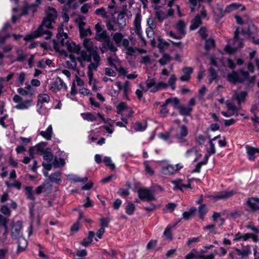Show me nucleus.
Listing matches in <instances>:
<instances>
[{
  "mask_svg": "<svg viewBox=\"0 0 259 259\" xmlns=\"http://www.w3.org/2000/svg\"><path fill=\"white\" fill-rule=\"evenodd\" d=\"M95 27L96 28V39L98 40H105L106 38H108L107 36L106 31L102 30V28L99 24L96 25Z\"/></svg>",
  "mask_w": 259,
  "mask_h": 259,
  "instance_id": "nucleus-19",
  "label": "nucleus"
},
{
  "mask_svg": "<svg viewBox=\"0 0 259 259\" xmlns=\"http://www.w3.org/2000/svg\"><path fill=\"white\" fill-rule=\"evenodd\" d=\"M17 57V61L19 62L24 61L27 57V55L24 54L22 50H18L16 52Z\"/></svg>",
  "mask_w": 259,
  "mask_h": 259,
  "instance_id": "nucleus-45",
  "label": "nucleus"
},
{
  "mask_svg": "<svg viewBox=\"0 0 259 259\" xmlns=\"http://www.w3.org/2000/svg\"><path fill=\"white\" fill-rule=\"evenodd\" d=\"M188 134V130L185 125L180 126V132L176 135L177 141L180 143H185L187 142V140L185 137Z\"/></svg>",
  "mask_w": 259,
  "mask_h": 259,
  "instance_id": "nucleus-12",
  "label": "nucleus"
},
{
  "mask_svg": "<svg viewBox=\"0 0 259 259\" xmlns=\"http://www.w3.org/2000/svg\"><path fill=\"white\" fill-rule=\"evenodd\" d=\"M49 179L51 182L56 184L59 183L61 181V174L59 172H56L49 176Z\"/></svg>",
  "mask_w": 259,
  "mask_h": 259,
  "instance_id": "nucleus-32",
  "label": "nucleus"
},
{
  "mask_svg": "<svg viewBox=\"0 0 259 259\" xmlns=\"http://www.w3.org/2000/svg\"><path fill=\"white\" fill-rule=\"evenodd\" d=\"M138 193L139 198L142 200L150 202L155 200V197L153 194L147 188H142L139 189Z\"/></svg>",
  "mask_w": 259,
  "mask_h": 259,
  "instance_id": "nucleus-8",
  "label": "nucleus"
},
{
  "mask_svg": "<svg viewBox=\"0 0 259 259\" xmlns=\"http://www.w3.org/2000/svg\"><path fill=\"white\" fill-rule=\"evenodd\" d=\"M184 75H182L180 79L183 81H188L190 79V74L193 72V69L190 67H185L182 69Z\"/></svg>",
  "mask_w": 259,
  "mask_h": 259,
  "instance_id": "nucleus-18",
  "label": "nucleus"
},
{
  "mask_svg": "<svg viewBox=\"0 0 259 259\" xmlns=\"http://www.w3.org/2000/svg\"><path fill=\"white\" fill-rule=\"evenodd\" d=\"M93 55V60H94V62H91V63L88 66V75L91 80L93 76V70H97L98 67L100 65V62L101 60V58L98 54H92Z\"/></svg>",
  "mask_w": 259,
  "mask_h": 259,
  "instance_id": "nucleus-9",
  "label": "nucleus"
},
{
  "mask_svg": "<svg viewBox=\"0 0 259 259\" xmlns=\"http://www.w3.org/2000/svg\"><path fill=\"white\" fill-rule=\"evenodd\" d=\"M63 24H61L58 27V33L56 39L53 40V45L56 51L59 52L61 55L67 56L66 51L62 49L66 47L69 52L72 53L69 55V60L66 62L69 68L75 69L77 66L76 60L81 63V55L79 53L80 47L79 45H76L75 42L68 40V35L63 31Z\"/></svg>",
  "mask_w": 259,
  "mask_h": 259,
  "instance_id": "nucleus-1",
  "label": "nucleus"
},
{
  "mask_svg": "<svg viewBox=\"0 0 259 259\" xmlns=\"http://www.w3.org/2000/svg\"><path fill=\"white\" fill-rule=\"evenodd\" d=\"M47 146L46 142H41L37 145H36L35 147H31L29 149V155L32 157V158H34L33 153L35 151H36L37 153L42 154L45 151V147Z\"/></svg>",
  "mask_w": 259,
  "mask_h": 259,
  "instance_id": "nucleus-14",
  "label": "nucleus"
},
{
  "mask_svg": "<svg viewBox=\"0 0 259 259\" xmlns=\"http://www.w3.org/2000/svg\"><path fill=\"white\" fill-rule=\"evenodd\" d=\"M116 85L119 91L123 90L124 92V96L125 97H127L128 92L130 90V82L129 81L126 80L124 85H122L121 81H117Z\"/></svg>",
  "mask_w": 259,
  "mask_h": 259,
  "instance_id": "nucleus-22",
  "label": "nucleus"
},
{
  "mask_svg": "<svg viewBox=\"0 0 259 259\" xmlns=\"http://www.w3.org/2000/svg\"><path fill=\"white\" fill-rule=\"evenodd\" d=\"M27 242L23 237H19L18 240V250L19 251H23L26 247Z\"/></svg>",
  "mask_w": 259,
  "mask_h": 259,
  "instance_id": "nucleus-29",
  "label": "nucleus"
},
{
  "mask_svg": "<svg viewBox=\"0 0 259 259\" xmlns=\"http://www.w3.org/2000/svg\"><path fill=\"white\" fill-rule=\"evenodd\" d=\"M67 180L69 181L71 183H76L79 182L81 181V179L79 177H77L76 176L70 174L67 176Z\"/></svg>",
  "mask_w": 259,
  "mask_h": 259,
  "instance_id": "nucleus-55",
  "label": "nucleus"
},
{
  "mask_svg": "<svg viewBox=\"0 0 259 259\" xmlns=\"http://www.w3.org/2000/svg\"><path fill=\"white\" fill-rule=\"evenodd\" d=\"M63 89L66 90L67 87L66 84L59 77H56L54 81L49 85V90L54 93H57Z\"/></svg>",
  "mask_w": 259,
  "mask_h": 259,
  "instance_id": "nucleus-10",
  "label": "nucleus"
},
{
  "mask_svg": "<svg viewBox=\"0 0 259 259\" xmlns=\"http://www.w3.org/2000/svg\"><path fill=\"white\" fill-rule=\"evenodd\" d=\"M172 103L173 106L175 108H178L181 107L180 105V101L177 98H168L165 100V104H168L169 103Z\"/></svg>",
  "mask_w": 259,
  "mask_h": 259,
  "instance_id": "nucleus-34",
  "label": "nucleus"
},
{
  "mask_svg": "<svg viewBox=\"0 0 259 259\" xmlns=\"http://www.w3.org/2000/svg\"><path fill=\"white\" fill-rule=\"evenodd\" d=\"M247 205L252 211L259 210V198L257 197H250L246 201Z\"/></svg>",
  "mask_w": 259,
  "mask_h": 259,
  "instance_id": "nucleus-15",
  "label": "nucleus"
},
{
  "mask_svg": "<svg viewBox=\"0 0 259 259\" xmlns=\"http://www.w3.org/2000/svg\"><path fill=\"white\" fill-rule=\"evenodd\" d=\"M247 95L246 92L242 91L238 93H236L233 95V98L237 101L238 104L240 105L245 101Z\"/></svg>",
  "mask_w": 259,
  "mask_h": 259,
  "instance_id": "nucleus-25",
  "label": "nucleus"
},
{
  "mask_svg": "<svg viewBox=\"0 0 259 259\" xmlns=\"http://www.w3.org/2000/svg\"><path fill=\"white\" fill-rule=\"evenodd\" d=\"M144 165H145L146 172L150 176H153L154 174V171L153 169L150 166L149 162L148 161H145L144 162Z\"/></svg>",
  "mask_w": 259,
  "mask_h": 259,
  "instance_id": "nucleus-59",
  "label": "nucleus"
},
{
  "mask_svg": "<svg viewBox=\"0 0 259 259\" xmlns=\"http://www.w3.org/2000/svg\"><path fill=\"white\" fill-rule=\"evenodd\" d=\"M95 14L99 16H101L104 18H107V13L106 12V10L105 8H101L99 9H96L95 11Z\"/></svg>",
  "mask_w": 259,
  "mask_h": 259,
  "instance_id": "nucleus-57",
  "label": "nucleus"
},
{
  "mask_svg": "<svg viewBox=\"0 0 259 259\" xmlns=\"http://www.w3.org/2000/svg\"><path fill=\"white\" fill-rule=\"evenodd\" d=\"M196 210L195 207L191 208L189 211L183 212V218L185 220H188Z\"/></svg>",
  "mask_w": 259,
  "mask_h": 259,
  "instance_id": "nucleus-50",
  "label": "nucleus"
},
{
  "mask_svg": "<svg viewBox=\"0 0 259 259\" xmlns=\"http://www.w3.org/2000/svg\"><path fill=\"white\" fill-rule=\"evenodd\" d=\"M180 114L183 116H188L190 114L192 111V108L191 107H185L181 106L179 108Z\"/></svg>",
  "mask_w": 259,
  "mask_h": 259,
  "instance_id": "nucleus-37",
  "label": "nucleus"
},
{
  "mask_svg": "<svg viewBox=\"0 0 259 259\" xmlns=\"http://www.w3.org/2000/svg\"><path fill=\"white\" fill-rule=\"evenodd\" d=\"M117 24L119 27H122L126 25V21L124 14L120 13L117 18Z\"/></svg>",
  "mask_w": 259,
  "mask_h": 259,
  "instance_id": "nucleus-36",
  "label": "nucleus"
},
{
  "mask_svg": "<svg viewBox=\"0 0 259 259\" xmlns=\"http://www.w3.org/2000/svg\"><path fill=\"white\" fill-rule=\"evenodd\" d=\"M52 62V61L50 59H47L46 61L42 59L38 62L37 67L39 68H45L47 65H50Z\"/></svg>",
  "mask_w": 259,
  "mask_h": 259,
  "instance_id": "nucleus-53",
  "label": "nucleus"
},
{
  "mask_svg": "<svg viewBox=\"0 0 259 259\" xmlns=\"http://www.w3.org/2000/svg\"><path fill=\"white\" fill-rule=\"evenodd\" d=\"M255 76H249L247 71L242 69L238 71H233L227 75V80L234 84L238 83L245 82L248 87H251L254 84Z\"/></svg>",
  "mask_w": 259,
  "mask_h": 259,
  "instance_id": "nucleus-2",
  "label": "nucleus"
},
{
  "mask_svg": "<svg viewBox=\"0 0 259 259\" xmlns=\"http://www.w3.org/2000/svg\"><path fill=\"white\" fill-rule=\"evenodd\" d=\"M81 219V212H79L77 221L73 224L70 229L71 233H75L78 231L80 228L79 220Z\"/></svg>",
  "mask_w": 259,
  "mask_h": 259,
  "instance_id": "nucleus-42",
  "label": "nucleus"
},
{
  "mask_svg": "<svg viewBox=\"0 0 259 259\" xmlns=\"http://www.w3.org/2000/svg\"><path fill=\"white\" fill-rule=\"evenodd\" d=\"M245 148L249 160L253 161L255 158V154L259 153V149L250 146H246Z\"/></svg>",
  "mask_w": 259,
  "mask_h": 259,
  "instance_id": "nucleus-20",
  "label": "nucleus"
},
{
  "mask_svg": "<svg viewBox=\"0 0 259 259\" xmlns=\"http://www.w3.org/2000/svg\"><path fill=\"white\" fill-rule=\"evenodd\" d=\"M47 16L44 19L41 25L49 29L52 28V24L55 22L57 17V11L55 9L49 7L46 11Z\"/></svg>",
  "mask_w": 259,
  "mask_h": 259,
  "instance_id": "nucleus-5",
  "label": "nucleus"
},
{
  "mask_svg": "<svg viewBox=\"0 0 259 259\" xmlns=\"http://www.w3.org/2000/svg\"><path fill=\"white\" fill-rule=\"evenodd\" d=\"M170 59V56L167 54H164L161 58H160L158 62L161 65L166 64Z\"/></svg>",
  "mask_w": 259,
  "mask_h": 259,
  "instance_id": "nucleus-56",
  "label": "nucleus"
},
{
  "mask_svg": "<svg viewBox=\"0 0 259 259\" xmlns=\"http://www.w3.org/2000/svg\"><path fill=\"white\" fill-rule=\"evenodd\" d=\"M158 44L157 47L159 48L160 51L164 50L167 48L169 46V44L165 41H163L161 38H158Z\"/></svg>",
  "mask_w": 259,
  "mask_h": 259,
  "instance_id": "nucleus-44",
  "label": "nucleus"
},
{
  "mask_svg": "<svg viewBox=\"0 0 259 259\" xmlns=\"http://www.w3.org/2000/svg\"><path fill=\"white\" fill-rule=\"evenodd\" d=\"M22 228V223L21 221H17L15 223L11 231V236L13 239H16L19 237Z\"/></svg>",
  "mask_w": 259,
  "mask_h": 259,
  "instance_id": "nucleus-16",
  "label": "nucleus"
},
{
  "mask_svg": "<svg viewBox=\"0 0 259 259\" xmlns=\"http://www.w3.org/2000/svg\"><path fill=\"white\" fill-rule=\"evenodd\" d=\"M42 154H44L43 158L44 160L49 162L52 161V160L53 159L54 156L51 148H47L45 151Z\"/></svg>",
  "mask_w": 259,
  "mask_h": 259,
  "instance_id": "nucleus-31",
  "label": "nucleus"
},
{
  "mask_svg": "<svg viewBox=\"0 0 259 259\" xmlns=\"http://www.w3.org/2000/svg\"><path fill=\"white\" fill-rule=\"evenodd\" d=\"M83 45L86 48L87 52L82 51V60H86L88 62H92L93 59L92 54H98L93 49L92 42L90 39H84Z\"/></svg>",
  "mask_w": 259,
  "mask_h": 259,
  "instance_id": "nucleus-6",
  "label": "nucleus"
},
{
  "mask_svg": "<svg viewBox=\"0 0 259 259\" xmlns=\"http://www.w3.org/2000/svg\"><path fill=\"white\" fill-rule=\"evenodd\" d=\"M235 250L236 251L237 254L239 255H241L242 257H246L251 253L250 247L249 245H247L242 250L236 248Z\"/></svg>",
  "mask_w": 259,
  "mask_h": 259,
  "instance_id": "nucleus-28",
  "label": "nucleus"
},
{
  "mask_svg": "<svg viewBox=\"0 0 259 259\" xmlns=\"http://www.w3.org/2000/svg\"><path fill=\"white\" fill-rule=\"evenodd\" d=\"M65 164V160L62 158H55L53 162V165L54 167H59L63 166Z\"/></svg>",
  "mask_w": 259,
  "mask_h": 259,
  "instance_id": "nucleus-38",
  "label": "nucleus"
},
{
  "mask_svg": "<svg viewBox=\"0 0 259 259\" xmlns=\"http://www.w3.org/2000/svg\"><path fill=\"white\" fill-rule=\"evenodd\" d=\"M50 100V96L48 94H41L38 96V102L41 103H48Z\"/></svg>",
  "mask_w": 259,
  "mask_h": 259,
  "instance_id": "nucleus-51",
  "label": "nucleus"
},
{
  "mask_svg": "<svg viewBox=\"0 0 259 259\" xmlns=\"http://www.w3.org/2000/svg\"><path fill=\"white\" fill-rule=\"evenodd\" d=\"M25 189L26 191V195L27 196V198L28 199L34 200L35 199V198L32 192V187L27 186L25 188Z\"/></svg>",
  "mask_w": 259,
  "mask_h": 259,
  "instance_id": "nucleus-41",
  "label": "nucleus"
},
{
  "mask_svg": "<svg viewBox=\"0 0 259 259\" xmlns=\"http://www.w3.org/2000/svg\"><path fill=\"white\" fill-rule=\"evenodd\" d=\"M198 33L203 39H205L207 37L206 29L204 27L200 28L198 31Z\"/></svg>",
  "mask_w": 259,
  "mask_h": 259,
  "instance_id": "nucleus-64",
  "label": "nucleus"
},
{
  "mask_svg": "<svg viewBox=\"0 0 259 259\" xmlns=\"http://www.w3.org/2000/svg\"><path fill=\"white\" fill-rule=\"evenodd\" d=\"M209 83H211L213 80L217 79L218 77V73L212 67H210L209 69Z\"/></svg>",
  "mask_w": 259,
  "mask_h": 259,
  "instance_id": "nucleus-39",
  "label": "nucleus"
},
{
  "mask_svg": "<svg viewBox=\"0 0 259 259\" xmlns=\"http://www.w3.org/2000/svg\"><path fill=\"white\" fill-rule=\"evenodd\" d=\"M101 50L102 53L107 50H110L111 52H115L117 51V49L114 46L113 42L111 41L110 38L108 37L103 41Z\"/></svg>",
  "mask_w": 259,
  "mask_h": 259,
  "instance_id": "nucleus-13",
  "label": "nucleus"
},
{
  "mask_svg": "<svg viewBox=\"0 0 259 259\" xmlns=\"http://www.w3.org/2000/svg\"><path fill=\"white\" fill-rule=\"evenodd\" d=\"M202 23L201 16L197 15L192 20L190 29L194 30L197 29Z\"/></svg>",
  "mask_w": 259,
  "mask_h": 259,
  "instance_id": "nucleus-24",
  "label": "nucleus"
},
{
  "mask_svg": "<svg viewBox=\"0 0 259 259\" xmlns=\"http://www.w3.org/2000/svg\"><path fill=\"white\" fill-rule=\"evenodd\" d=\"M155 16L160 22H162L167 17V15L161 10L156 12Z\"/></svg>",
  "mask_w": 259,
  "mask_h": 259,
  "instance_id": "nucleus-47",
  "label": "nucleus"
},
{
  "mask_svg": "<svg viewBox=\"0 0 259 259\" xmlns=\"http://www.w3.org/2000/svg\"><path fill=\"white\" fill-rule=\"evenodd\" d=\"M75 1L76 0H68L66 4L64 6L63 10L69 11L71 8L75 9L78 7Z\"/></svg>",
  "mask_w": 259,
  "mask_h": 259,
  "instance_id": "nucleus-30",
  "label": "nucleus"
},
{
  "mask_svg": "<svg viewBox=\"0 0 259 259\" xmlns=\"http://www.w3.org/2000/svg\"><path fill=\"white\" fill-rule=\"evenodd\" d=\"M146 89H144L141 84H139V87L144 92L148 90L151 93H155L159 90L166 89L168 87V84L163 82H156L154 78L148 79L146 81Z\"/></svg>",
  "mask_w": 259,
  "mask_h": 259,
  "instance_id": "nucleus-3",
  "label": "nucleus"
},
{
  "mask_svg": "<svg viewBox=\"0 0 259 259\" xmlns=\"http://www.w3.org/2000/svg\"><path fill=\"white\" fill-rule=\"evenodd\" d=\"M135 210V206L133 203L128 202L125 207V212L128 215H132Z\"/></svg>",
  "mask_w": 259,
  "mask_h": 259,
  "instance_id": "nucleus-46",
  "label": "nucleus"
},
{
  "mask_svg": "<svg viewBox=\"0 0 259 259\" xmlns=\"http://www.w3.org/2000/svg\"><path fill=\"white\" fill-rule=\"evenodd\" d=\"M117 110L118 114H122L121 112L127 109V106L124 102L120 103L117 106Z\"/></svg>",
  "mask_w": 259,
  "mask_h": 259,
  "instance_id": "nucleus-62",
  "label": "nucleus"
},
{
  "mask_svg": "<svg viewBox=\"0 0 259 259\" xmlns=\"http://www.w3.org/2000/svg\"><path fill=\"white\" fill-rule=\"evenodd\" d=\"M191 4V9L192 11H193L195 8L197 6L200 7L201 4L203 2V0H189Z\"/></svg>",
  "mask_w": 259,
  "mask_h": 259,
  "instance_id": "nucleus-52",
  "label": "nucleus"
},
{
  "mask_svg": "<svg viewBox=\"0 0 259 259\" xmlns=\"http://www.w3.org/2000/svg\"><path fill=\"white\" fill-rule=\"evenodd\" d=\"M141 15L140 13H137L135 16L134 20V25L135 27V33L138 35L141 36Z\"/></svg>",
  "mask_w": 259,
  "mask_h": 259,
  "instance_id": "nucleus-21",
  "label": "nucleus"
},
{
  "mask_svg": "<svg viewBox=\"0 0 259 259\" xmlns=\"http://www.w3.org/2000/svg\"><path fill=\"white\" fill-rule=\"evenodd\" d=\"M94 236V233L90 231L89 232L88 236L83 239L82 242V245L87 246L90 244L93 241V238Z\"/></svg>",
  "mask_w": 259,
  "mask_h": 259,
  "instance_id": "nucleus-35",
  "label": "nucleus"
},
{
  "mask_svg": "<svg viewBox=\"0 0 259 259\" xmlns=\"http://www.w3.org/2000/svg\"><path fill=\"white\" fill-rule=\"evenodd\" d=\"M202 254L195 249H193L186 256L185 259H201Z\"/></svg>",
  "mask_w": 259,
  "mask_h": 259,
  "instance_id": "nucleus-27",
  "label": "nucleus"
},
{
  "mask_svg": "<svg viewBox=\"0 0 259 259\" xmlns=\"http://www.w3.org/2000/svg\"><path fill=\"white\" fill-rule=\"evenodd\" d=\"M99 221L100 222L101 227H103V228L105 229V228L108 227V224L110 220L108 218H100Z\"/></svg>",
  "mask_w": 259,
  "mask_h": 259,
  "instance_id": "nucleus-61",
  "label": "nucleus"
},
{
  "mask_svg": "<svg viewBox=\"0 0 259 259\" xmlns=\"http://www.w3.org/2000/svg\"><path fill=\"white\" fill-rule=\"evenodd\" d=\"M234 194V191L223 192L217 195L215 197L219 199H227L231 197Z\"/></svg>",
  "mask_w": 259,
  "mask_h": 259,
  "instance_id": "nucleus-33",
  "label": "nucleus"
},
{
  "mask_svg": "<svg viewBox=\"0 0 259 259\" xmlns=\"http://www.w3.org/2000/svg\"><path fill=\"white\" fill-rule=\"evenodd\" d=\"M82 117L84 119H85L89 121H94L97 120L96 115L91 113H86L82 114Z\"/></svg>",
  "mask_w": 259,
  "mask_h": 259,
  "instance_id": "nucleus-43",
  "label": "nucleus"
},
{
  "mask_svg": "<svg viewBox=\"0 0 259 259\" xmlns=\"http://www.w3.org/2000/svg\"><path fill=\"white\" fill-rule=\"evenodd\" d=\"M171 227L167 226L164 231V235L165 236L166 239L169 240H171L172 239V236L171 233Z\"/></svg>",
  "mask_w": 259,
  "mask_h": 259,
  "instance_id": "nucleus-60",
  "label": "nucleus"
},
{
  "mask_svg": "<svg viewBox=\"0 0 259 259\" xmlns=\"http://www.w3.org/2000/svg\"><path fill=\"white\" fill-rule=\"evenodd\" d=\"M186 24L182 20H179L176 25V29L179 33V35L181 36V38L184 37L186 34Z\"/></svg>",
  "mask_w": 259,
  "mask_h": 259,
  "instance_id": "nucleus-17",
  "label": "nucleus"
},
{
  "mask_svg": "<svg viewBox=\"0 0 259 259\" xmlns=\"http://www.w3.org/2000/svg\"><path fill=\"white\" fill-rule=\"evenodd\" d=\"M53 134V128L51 125H49L46 131H41L40 135L47 140H50Z\"/></svg>",
  "mask_w": 259,
  "mask_h": 259,
  "instance_id": "nucleus-26",
  "label": "nucleus"
},
{
  "mask_svg": "<svg viewBox=\"0 0 259 259\" xmlns=\"http://www.w3.org/2000/svg\"><path fill=\"white\" fill-rule=\"evenodd\" d=\"M123 35L120 32L115 33L113 36V39L116 44L118 45L123 39Z\"/></svg>",
  "mask_w": 259,
  "mask_h": 259,
  "instance_id": "nucleus-48",
  "label": "nucleus"
},
{
  "mask_svg": "<svg viewBox=\"0 0 259 259\" xmlns=\"http://www.w3.org/2000/svg\"><path fill=\"white\" fill-rule=\"evenodd\" d=\"M214 47V40L212 38H209L205 41V49L209 50Z\"/></svg>",
  "mask_w": 259,
  "mask_h": 259,
  "instance_id": "nucleus-54",
  "label": "nucleus"
},
{
  "mask_svg": "<svg viewBox=\"0 0 259 259\" xmlns=\"http://www.w3.org/2000/svg\"><path fill=\"white\" fill-rule=\"evenodd\" d=\"M225 104L227 106L228 109L229 110L233 112L232 113H234V114L235 112H237L236 107L233 103H232L230 102L227 101L225 103ZM238 115V114L237 113H236V115L237 116Z\"/></svg>",
  "mask_w": 259,
  "mask_h": 259,
  "instance_id": "nucleus-58",
  "label": "nucleus"
},
{
  "mask_svg": "<svg viewBox=\"0 0 259 259\" xmlns=\"http://www.w3.org/2000/svg\"><path fill=\"white\" fill-rule=\"evenodd\" d=\"M103 162L105 163L106 166L109 167L112 170L115 169V166L114 163H112L111 159L109 157L105 156L104 158Z\"/></svg>",
  "mask_w": 259,
  "mask_h": 259,
  "instance_id": "nucleus-49",
  "label": "nucleus"
},
{
  "mask_svg": "<svg viewBox=\"0 0 259 259\" xmlns=\"http://www.w3.org/2000/svg\"><path fill=\"white\" fill-rule=\"evenodd\" d=\"M232 41V47H231V42H230V44L225 48V51L230 54L234 53L237 49L241 48L243 46L242 39L239 38L238 28L235 31L234 39Z\"/></svg>",
  "mask_w": 259,
  "mask_h": 259,
  "instance_id": "nucleus-4",
  "label": "nucleus"
},
{
  "mask_svg": "<svg viewBox=\"0 0 259 259\" xmlns=\"http://www.w3.org/2000/svg\"><path fill=\"white\" fill-rule=\"evenodd\" d=\"M49 29V28L41 24L37 29L34 31V35L36 37L44 35L45 39H49L52 36V33Z\"/></svg>",
  "mask_w": 259,
  "mask_h": 259,
  "instance_id": "nucleus-11",
  "label": "nucleus"
},
{
  "mask_svg": "<svg viewBox=\"0 0 259 259\" xmlns=\"http://www.w3.org/2000/svg\"><path fill=\"white\" fill-rule=\"evenodd\" d=\"M26 74L24 72H21L19 73L18 78V82L20 85L24 84Z\"/></svg>",
  "mask_w": 259,
  "mask_h": 259,
  "instance_id": "nucleus-63",
  "label": "nucleus"
},
{
  "mask_svg": "<svg viewBox=\"0 0 259 259\" xmlns=\"http://www.w3.org/2000/svg\"><path fill=\"white\" fill-rule=\"evenodd\" d=\"M207 209L205 204L200 205L198 207L199 217L203 219L204 215L206 213Z\"/></svg>",
  "mask_w": 259,
  "mask_h": 259,
  "instance_id": "nucleus-40",
  "label": "nucleus"
},
{
  "mask_svg": "<svg viewBox=\"0 0 259 259\" xmlns=\"http://www.w3.org/2000/svg\"><path fill=\"white\" fill-rule=\"evenodd\" d=\"M162 172L164 175H172L176 173L175 166L172 164L162 165Z\"/></svg>",
  "mask_w": 259,
  "mask_h": 259,
  "instance_id": "nucleus-23",
  "label": "nucleus"
},
{
  "mask_svg": "<svg viewBox=\"0 0 259 259\" xmlns=\"http://www.w3.org/2000/svg\"><path fill=\"white\" fill-rule=\"evenodd\" d=\"M13 100L14 102L17 103L15 107L16 109L19 110H24L28 109L32 105V100L28 99L26 100H23V98L18 95H15Z\"/></svg>",
  "mask_w": 259,
  "mask_h": 259,
  "instance_id": "nucleus-7",
  "label": "nucleus"
}]
</instances>
